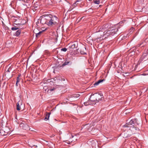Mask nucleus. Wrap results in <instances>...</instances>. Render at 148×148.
Segmentation results:
<instances>
[{"label": "nucleus", "instance_id": "nucleus-31", "mask_svg": "<svg viewBox=\"0 0 148 148\" xmlns=\"http://www.w3.org/2000/svg\"><path fill=\"white\" fill-rule=\"evenodd\" d=\"M55 89V88H52V89H50L49 90H50L51 91H52L53 90Z\"/></svg>", "mask_w": 148, "mask_h": 148}, {"label": "nucleus", "instance_id": "nucleus-23", "mask_svg": "<svg viewBox=\"0 0 148 148\" xmlns=\"http://www.w3.org/2000/svg\"><path fill=\"white\" fill-rule=\"evenodd\" d=\"M144 43H145V42H142V43H140V44H138L136 46V47H140L141 45L144 44Z\"/></svg>", "mask_w": 148, "mask_h": 148}, {"label": "nucleus", "instance_id": "nucleus-10", "mask_svg": "<svg viewBox=\"0 0 148 148\" xmlns=\"http://www.w3.org/2000/svg\"><path fill=\"white\" fill-rule=\"evenodd\" d=\"M20 127L23 129L25 130H30L31 129L29 128V126L26 123H22L20 124Z\"/></svg>", "mask_w": 148, "mask_h": 148}, {"label": "nucleus", "instance_id": "nucleus-16", "mask_svg": "<svg viewBox=\"0 0 148 148\" xmlns=\"http://www.w3.org/2000/svg\"><path fill=\"white\" fill-rule=\"evenodd\" d=\"M51 113L50 112L47 113V114L45 116V117L44 119L45 121H47L49 119L50 115Z\"/></svg>", "mask_w": 148, "mask_h": 148}, {"label": "nucleus", "instance_id": "nucleus-37", "mask_svg": "<svg viewBox=\"0 0 148 148\" xmlns=\"http://www.w3.org/2000/svg\"><path fill=\"white\" fill-rule=\"evenodd\" d=\"M144 45H143V46H141V47H143V46H144Z\"/></svg>", "mask_w": 148, "mask_h": 148}, {"label": "nucleus", "instance_id": "nucleus-24", "mask_svg": "<svg viewBox=\"0 0 148 148\" xmlns=\"http://www.w3.org/2000/svg\"><path fill=\"white\" fill-rule=\"evenodd\" d=\"M20 75H19L17 77L16 79V82L18 83L20 81V79L19 78V77H20Z\"/></svg>", "mask_w": 148, "mask_h": 148}, {"label": "nucleus", "instance_id": "nucleus-33", "mask_svg": "<svg viewBox=\"0 0 148 148\" xmlns=\"http://www.w3.org/2000/svg\"><path fill=\"white\" fill-rule=\"evenodd\" d=\"M89 125V124H88L86 125H85L83 127H84L86 126H87V125Z\"/></svg>", "mask_w": 148, "mask_h": 148}, {"label": "nucleus", "instance_id": "nucleus-15", "mask_svg": "<svg viewBox=\"0 0 148 148\" xmlns=\"http://www.w3.org/2000/svg\"><path fill=\"white\" fill-rule=\"evenodd\" d=\"M104 79H100V80H99L98 81H97V82H95V83H94V87L98 85V84L100 83L103 82L104 81Z\"/></svg>", "mask_w": 148, "mask_h": 148}, {"label": "nucleus", "instance_id": "nucleus-28", "mask_svg": "<svg viewBox=\"0 0 148 148\" xmlns=\"http://www.w3.org/2000/svg\"><path fill=\"white\" fill-rule=\"evenodd\" d=\"M71 137H72V138H73L75 137V140H77V139L76 138V135H75V136H73V135H72L71 136Z\"/></svg>", "mask_w": 148, "mask_h": 148}, {"label": "nucleus", "instance_id": "nucleus-1", "mask_svg": "<svg viewBox=\"0 0 148 148\" xmlns=\"http://www.w3.org/2000/svg\"><path fill=\"white\" fill-rule=\"evenodd\" d=\"M42 22L49 26L52 27L58 25L59 20L56 16L50 14L44 16V17L41 20V23Z\"/></svg>", "mask_w": 148, "mask_h": 148}, {"label": "nucleus", "instance_id": "nucleus-13", "mask_svg": "<svg viewBox=\"0 0 148 148\" xmlns=\"http://www.w3.org/2000/svg\"><path fill=\"white\" fill-rule=\"evenodd\" d=\"M77 47V42H75L73 43L71 46H69V48L70 49H73Z\"/></svg>", "mask_w": 148, "mask_h": 148}, {"label": "nucleus", "instance_id": "nucleus-19", "mask_svg": "<svg viewBox=\"0 0 148 148\" xmlns=\"http://www.w3.org/2000/svg\"><path fill=\"white\" fill-rule=\"evenodd\" d=\"M45 30H42V31L36 34V37H38L39 35H40L43 32H44L45 30Z\"/></svg>", "mask_w": 148, "mask_h": 148}, {"label": "nucleus", "instance_id": "nucleus-7", "mask_svg": "<svg viewBox=\"0 0 148 148\" xmlns=\"http://www.w3.org/2000/svg\"><path fill=\"white\" fill-rule=\"evenodd\" d=\"M17 110L18 111L21 109L23 110L24 108V104L23 103L22 100H19L16 103Z\"/></svg>", "mask_w": 148, "mask_h": 148}, {"label": "nucleus", "instance_id": "nucleus-5", "mask_svg": "<svg viewBox=\"0 0 148 148\" xmlns=\"http://www.w3.org/2000/svg\"><path fill=\"white\" fill-rule=\"evenodd\" d=\"M80 95L79 94H75L69 96L67 98V100L70 101H76V99L79 98Z\"/></svg>", "mask_w": 148, "mask_h": 148}, {"label": "nucleus", "instance_id": "nucleus-38", "mask_svg": "<svg viewBox=\"0 0 148 148\" xmlns=\"http://www.w3.org/2000/svg\"><path fill=\"white\" fill-rule=\"evenodd\" d=\"M73 141V140H71V142H72Z\"/></svg>", "mask_w": 148, "mask_h": 148}, {"label": "nucleus", "instance_id": "nucleus-21", "mask_svg": "<svg viewBox=\"0 0 148 148\" xmlns=\"http://www.w3.org/2000/svg\"><path fill=\"white\" fill-rule=\"evenodd\" d=\"M134 121V125L136 124L137 125H139V123L138 122L137 120L136 119H133Z\"/></svg>", "mask_w": 148, "mask_h": 148}, {"label": "nucleus", "instance_id": "nucleus-9", "mask_svg": "<svg viewBox=\"0 0 148 148\" xmlns=\"http://www.w3.org/2000/svg\"><path fill=\"white\" fill-rule=\"evenodd\" d=\"M90 101H92L93 104H95L97 103V101L96 99V93L92 95L90 97Z\"/></svg>", "mask_w": 148, "mask_h": 148}, {"label": "nucleus", "instance_id": "nucleus-20", "mask_svg": "<svg viewBox=\"0 0 148 148\" xmlns=\"http://www.w3.org/2000/svg\"><path fill=\"white\" fill-rule=\"evenodd\" d=\"M18 28L16 26H14V27H13L11 29L13 31V30H15L17 29H18Z\"/></svg>", "mask_w": 148, "mask_h": 148}, {"label": "nucleus", "instance_id": "nucleus-14", "mask_svg": "<svg viewBox=\"0 0 148 148\" xmlns=\"http://www.w3.org/2000/svg\"><path fill=\"white\" fill-rule=\"evenodd\" d=\"M86 49L85 47H84L82 48L80 50V52L81 54H86Z\"/></svg>", "mask_w": 148, "mask_h": 148}, {"label": "nucleus", "instance_id": "nucleus-18", "mask_svg": "<svg viewBox=\"0 0 148 148\" xmlns=\"http://www.w3.org/2000/svg\"><path fill=\"white\" fill-rule=\"evenodd\" d=\"M61 80L60 79L59 77H55L54 78V80L56 81L57 82H58L60 81V80Z\"/></svg>", "mask_w": 148, "mask_h": 148}, {"label": "nucleus", "instance_id": "nucleus-11", "mask_svg": "<svg viewBox=\"0 0 148 148\" xmlns=\"http://www.w3.org/2000/svg\"><path fill=\"white\" fill-rule=\"evenodd\" d=\"M96 99L97 100V103L99 101L102 100V99L103 98V96L101 94H99L96 93Z\"/></svg>", "mask_w": 148, "mask_h": 148}, {"label": "nucleus", "instance_id": "nucleus-2", "mask_svg": "<svg viewBox=\"0 0 148 148\" xmlns=\"http://www.w3.org/2000/svg\"><path fill=\"white\" fill-rule=\"evenodd\" d=\"M118 29L116 28L114 29H112L111 30H105L103 34H102V32H101V33H100V36H98L96 38L97 41H99L103 40V37L105 36V38H107L108 36H113L114 35L117 34V32L118 31Z\"/></svg>", "mask_w": 148, "mask_h": 148}, {"label": "nucleus", "instance_id": "nucleus-22", "mask_svg": "<svg viewBox=\"0 0 148 148\" xmlns=\"http://www.w3.org/2000/svg\"><path fill=\"white\" fill-rule=\"evenodd\" d=\"M84 103L85 106H87L90 104V101H88L87 102H84Z\"/></svg>", "mask_w": 148, "mask_h": 148}, {"label": "nucleus", "instance_id": "nucleus-27", "mask_svg": "<svg viewBox=\"0 0 148 148\" xmlns=\"http://www.w3.org/2000/svg\"><path fill=\"white\" fill-rule=\"evenodd\" d=\"M67 49L65 48H62L61 49V50L62 51H63L64 52L66 51H67Z\"/></svg>", "mask_w": 148, "mask_h": 148}, {"label": "nucleus", "instance_id": "nucleus-4", "mask_svg": "<svg viewBox=\"0 0 148 148\" xmlns=\"http://www.w3.org/2000/svg\"><path fill=\"white\" fill-rule=\"evenodd\" d=\"M112 26V24L110 23H105L100 28L99 31L102 32L105 30H111Z\"/></svg>", "mask_w": 148, "mask_h": 148}, {"label": "nucleus", "instance_id": "nucleus-12", "mask_svg": "<svg viewBox=\"0 0 148 148\" xmlns=\"http://www.w3.org/2000/svg\"><path fill=\"white\" fill-rule=\"evenodd\" d=\"M72 64V62H71L69 60H66L64 62V63L62 64V67H63L67 65H71Z\"/></svg>", "mask_w": 148, "mask_h": 148}, {"label": "nucleus", "instance_id": "nucleus-40", "mask_svg": "<svg viewBox=\"0 0 148 148\" xmlns=\"http://www.w3.org/2000/svg\"><path fill=\"white\" fill-rule=\"evenodd\" d=\"M2 22L3 24V22L2 21Z\"/></svg>", "mask_w": 148, "mask_h": 148}, {"label": "nucleus", "instance_id": "nucleus-36", "mask_svg": "<svg viewBox=\"0 0 148 148\" xmlns=\"http://www.w3.org/2000/svg\"><path fill=\"white\" fill-rule=\"evenodd\" d=\"M67 143V144H70V143Z\"/></svg>", "mask_w": 148, "mask_h": 148}, {"label": "nucleus", "instance_id": "nucleus-25", "mask_svg": "<svg viewBox=\"0 0 148 148\" xmlns=\"http://www.w3.org/2000/svg\"><path fill=\"white\" fill-rule=\"evenodd\" d=\"M94 3L97 4H99L100 3V1L99 0L95 1L94 2Z\"/></svg>", "mask_w": 148, "mask_h": 148}, {"label": "nucleus", "instance_id": "nucleus-17", "mask_svg": "<svg viewBox=\"0 0 148 148\" xmlns=\"http://www.w3.org/2000/svg\"><path fill=\"white\" fill-rule=\"evenodd\" d=\"M21 30L18 29V30L15 34V35L16 36H18L21 34Z\"/></svg>", "mask_w": 148, "mask_h": 148}, {"label": "nucleus", "instance_id": "nucleus-39", "mask_svg": "<svg viewBox=\"0 0 148 148\" xmlns=\"http://www.w3.org/2000/svg\"><path fill=\"white\" fill-rule=\"evenodd\" d=\"M36 148H37V146H36Z\"/></svg>", "mask_w": 148, "mask_h": 148}, {"label": "nucleus", "instance_id": "nucleus-6", "mask_svg": "<svg viewBox=\"0 0 148 148\" xmlns=\"http://www.w3.org/2000/svg\"><path fill=\"white\" fill-rule=\"evenodd\" d=\"M134 121L133 119H131L130 121L128 122L127 121V123L125 125L123 126V127H131L130 129H132V128L133 127H134Z\"/></svg>", "mask_w": 148, "mask_h": 148}, {"label": "nucleus", "instance_id": "nucleus-8", "mask_svg": "<svg viewBox=\"0 0 148 148\" xmlns=\"http://www.w3.org/2000/svg\"><path fill=\"white\" fill-rule=\"evenodd\" d=\"M148 52L147 50L145 52L143 53L140 59V60L141 62L145 61L148 59V57L147 56Z\"/></svg>", "mask_w": 148, "mask_h": 148}, {"label": "nucleus", "instance_id": "nucleus-26", "mask_svg": "<svg viewBox=\"0 0 148 148\" xmlns=\"http://www.w3.org/2000/svg\"><path fill=\"white\" fill-rule=\"evenodd\" d=\"M84 17L83 16V17L81 18H80L79 19V20H78V18H77V23H78Z\"/></svg>", "mask_w": 148, "mask_h": 148}, {"label": "nucleus", "instance_id": "nucleus-3", "mask_svg": "<svg viewBox=\"0 0 148 148\" xmlns=\"http://www.w3.org/2000/svg\"><path fill=\"white\" fill-rule=\"evenodd\" d=\"M138 130V127H133L132 128V129H129V130L126 132L122 134L123 137L124 138H127L130 137L133 134H134L136 132V131Z\"/></svg>", "mask_w": 148, "mask_h": 148}, {"label": "nucleus", "instance_id": "nucleus-32", "mask_svg": "<svg viewBox=\"0 0 148 148\" xmlns=\"http://www.w3.org/2000/svg\"><path fill=\"white\" fill-rule=\"evenodd\" d=\"M82 1V0H77L76 1V2H75V3H76L77 2H79V1Z\"/></svg>", "mask_w": 148, "mask_h": 148}, {"label": "nucleus", "instance_id": "nucleus-34", "mask_svg": "<svg viewBox=\"0 0 148 148\" xmlns=\"http://www.w3.org/2000/svg\"><path fill=\"white\" fill-rule=\"evenodd\" d=\"M18 83L16 82V86H18Z\"/></svg>", "mask_w": 148, "mask_h": 148}, {"label": "nucleus", "instance_id": "nucleus-35", "mask_svg": "<svg viewBox=\"0 0 148 148\" xmlns=\"http://www.w3.org/2000/svg\"><path fill=\"white\" fill-rule=\"evenodd\" d=\"M12 77V76H10V77H8L9 78V79H10L11 77Z\"/></svg>", "mask_w": 148, "mask_h": 148}, {"label": "nucleus", "instance_id": "nucleus-29", "mask_svg": "<svg viewBox=\"0 0 148 148\" xmlns=\"http://www.w3.org/2000/svg\"><path fill=\"white\" fill-rule=\"evenodd\" d=\"M10 72V70H9V69H8V70L7 71H6V74H5V75H7V73L8 72Z\"/></svg>", "mask_w": 148, "mask_h": 148}, {"label": "nucleus", "instance_id": "nucleus-30", "mask_svg": "<svg viewBox=\"0 0 148 148\" xmlns=\"http://www.w3.org/2000/svg\"><path fill=\"white\" fill-rule=\"evenodd\" d=\"M55 136V135L53 134L51 135L50 136V137H54V136Z\"/></svg>", "mask_w": 148, "mask_h": 148}]
</instances>
